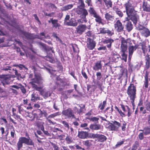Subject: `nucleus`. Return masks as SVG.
Returning a JSON list of instances; mask_svg holds the SVG:
<instances>
[{"mask_svg":"<svg viewBox=\"0 0 150 150\" xmlns=\"http://www.w3.org/2000/svg\"><path fill=\"white\" fill-rule=\"evenodd\" d=\"M76 12L78 14L81 15L82 17L84 18L88 14V13L86 9L80 8L79 6L77 8Z\"/></svg>","mask_w":150,"mask_h":150,"instance_id":"6e6552de","label":"nucleus"},{"mask_svg":"<svg viewBox=\"0 0 150 150\" xmlns=\"http://www.w3.org/2000/svg\"><path fill=\"white\" fill-rule=\"evenodd\" d=\"M142 131V130H141ZM144 134L146 135L150 133V127H145L143 130Z\"/></svg>","mask_w":150,"mask_h":150,"instance_id":"473e14b6","label":"nucleus"},{"mask_svg":"<svg viewBox=\"0 0 150 150\" xmlns=\"http://www.w3.org/2000/svg\"><path fill=\"white\" fill-rule=\"evenodd\" d=\"M146 109L147 110L150 111V103H148L146 104Z\"/></svg>","mask_w":150,"mask_h":150,"instance_id":"13d9d810","label":"nucleus"},{"mask_svg":"<svg viewBox=\"0 0 150 150\" xmlns=\"http://www.w3.org/2000/svg\"><path fill=\"white\" fill-rule=\"evenodd\" d=\"M19 139L23 143H24L27 145H32L34 144L32 141L29 137L28 139L25 137H21Z\"/></svg>","mask_w":150,"mask_h":150,"instance_id":"1a4fd4ad","label":"nucleus"},{"mask_svg":"<svg viewBox=\"0 0 150 150\" xmlns=\"http://www.w3.org/2000/svg\"><path fill=\"white\" fill-rule=\"evenodd\" d=\"M142 33L145 34L144 35L146 37L150 35V32L148 29L146 28L144 29L142 31Z\"/></svg>","mask_w":150,"mask_h":150,"instance_id":"c756f323","label":"nucleus"},{"mask_svg":"<svg viewBox=\"0 0 150 150\" xmlns=\"http://www.w3.org/2000/svg\"><path fill=\"white\" fill-rule=\"evenodd\" d=\"M75 108L76 109V111L78 113H80L83 111V108L81 107L79 105H78L77 107H75Z\"/></svg>","mask_w":150,"mask_h":150,"instance_id":"ea45409f","label":"nucleus"},{"mask_svg":"<svg viewBox=\"0 0 150 150\" xmlns=\"http://www.w3.org/2000/svg\"><path fill=\"white\" fill-rule=\"evenodd\" d=\"M78 4H79L80 6L82 7H84L85 5L83 0H78Z\"/></svg>","mask_w":150,"mask_h":150,"instance_id":"864d4df0","label":"nucleus"},{"mask_svg":"<svg viewBox=\"0 0 150 150\" xmlns=\"http://www.w3.org/2000/svg\"><path fill=\"white\" fill-rule=\"evenodd\" d=\"M87 26L85 25L81 24L76 28L75 33L79 35H82L87 29Z\"/></svg>","mask_w":150,"mask_h":150,"instance_id":"423d86ee","label":"nucleus"},{"mask_svg":"<svg viewBox=\"0 0 150 150\" xmlns=\"http://www.w3.org/2000/svg\"><path fill=\"white\" fill-rule=\"evenodd\" d=\"M146 67L148 69L150 65V61H149V57H147L146 58Z\"/></svg>","mask_w":150,"mask_h":150,"instance_id":"58836bf2","label":"nucleus"},{"mask_svg":"<svg viewBox=\"0 0 150 150\" xmlns=\"http://www.w3.org/2000/svg\"><path fill=\"white\" fill-rule=\"evenodd\" d=\"M97 140L98 141L103 142L105 141L107 139L106 137L104 135H98Z\"/></svg>","mask_w":150,"mask_h":150,"instance_id":"cd10ccee","label":"nucleus"},{"mask_svg":"<svg viewBox=\"0 0 150 150\" xmlns=\"http://www.w3.org/2000/svg\"><path fill=\"white\" fill-rule=\"evenodd\" d=\"M23 143L19 139V141L17 143V145L18 149L19 150L23 146Z\"/></svg>","mask_w":150,"mask_h":150,"instance_id":"79ce46f5","label":"nucleus"},{"mask_svg":"<svg viewBox=\"0 0 150 150\" xmlns=\"http://www.w3.org/2000/svg\"><path fill=\"white\" fill-rule=\"evenodd\" d=\"M62 114L63 115L67 116L68 118L71 119L75 118L74 112L71 108H69L63 110L62 112Z\"/></svg>","mask_w":150,"mask_h":150,"instance_id":"39448f33","label":"nucleus"},{"mask_svg":"<svg viewBox=\"0 0 150 150\" xmlns=\"http://www.w3.org/2000/svg\"><path fill=\"white\" fill-rule=\"evenodd\" d=\"M136 87L133 84H131L128 87L127 90V93L131 100V102L133 105L134 99L136 98Z\"/></svg>","mask_w":150,"mask_h":150,"instance_id":"20e7f679","label":"nucleus"},{"mask_svg":"<svg viewBox=\"0 0 150 150\" xmlns=\"http://www.w3.org/2000/svg\"><path fill=\"white\" fill-rule=\"evenodd\" d=\"M83 76L86 79H87L88 78L87 75L86 73L83 71L81 72Z\"/></svg>","mask_w":150,"mask_h":150,"instance_id":"e2e57ef3","label":"nucleus"},{"mask_svg":"<svg viewBox=\"0 0 150 150\" xmlns=\"http://www.w3.org/2000/svg\"><path fill=\"white\" fill-rule=\"evenodd\" d=\"M114 42V40L111 39H106L103 41V43L106 44H108L107 45L108 47L110 48L111 47V44Z\"/></svg>","mask_w":150,"mask_h":150,"instance_id":"6ab92c4d","label":"nucleus"},{"mask_svg":"<svg viewBox=\"0 0 150 150\" xmlns=\"http://www.w3.org/2000/svg\"><path fill=\"white\" fill-rule=\"evenodd\" d=\"M106 101H103V102L102 106H101V105H102V103H101L99 105L98 107L99 108H100V109L101 110H103L104 108V107H105V106L106 104Z\"/></svg>","mask_w":150,"mask_h":150,"instance_id":"a19ab883","label":"nucleus"},{"mask_svg":"<svg viewBox=\"0 0 150 150\" xmlns=\"http://www.w3.org/2000/svg\"><path fill=\"white\" fill-rule=\"evenodd\" d=\"M126 27L127 30L128 31H130L132 29L133 26L131 22L128 20L127 21Z\"/></svg>","mask_w":150,"mask_h":150,"instance_id":"5701e85b","label":"nucleus"},{"mask_svg":"<svg viewBox=\"0 0 150 150\" xmlns=\"http://www.w3.org/2000/svg\"><path fill=\"white\" fill-rule=\"evenodd\" d=\"M52 144L54 148V150H59L58 147L56 145L54 144Z\"/></svg>","mask_w":150,"mask_h":150,"instance_id":"69168bd1","label":"nucleus"},{"mask_svg":"<svg viewBox=\"0 0 150 150\" xmlns=\"http://www.w3.org/2000/svg\"><path fill=\"white\" fill-rule=\"evenodd\" d=\"M124 143V141L123 140L118 142L115 145V148H117L120 147L121 145L122 144Z\"/></svg>","mask_w":150,"mask_h":150,"instance_id":"de8ad7c7","label":"nucleus"},{"mask_svg":"<svg viewBox=\"0 0 150 150\" xmlns=\"http://www.w3.org/2000/svg\"><path fill=\"white\" fill-rule=\"evenodd\" d=\"M45 35V33L44 32L40 33L39 36H38V38L40 40H42L44 38V37H42V36H44V37Z\"/></svg>","mask_w":150,"mask_h":150,"instance_id":"49530a36","label":"nucleus"},{"mask_svg":"<svg viewBox=\"0 0 150 150\" xmlns=\"http://www.w3.org/2000/svg\"><path fill=\"white\" fill-rule=\"evenodd\" d=\"M36 124L38 127L41 129L42 130H43L44 129V127L43 125L44 122L42 121H38L36 122Z\"/></svg>","mask_w":150,"mask_h":150,"instance_id":"4be33fe9","label":"nucleus"},{"mask_svg":"<svg viewBox=\"0 0 150 150\" xmlns=\"http://www.w3.org/2000/svg\"><path fill=\"white\" fill-rule=\"evenodd\" d=\"M50 20L52 23L53 24V27L57 28V27H59L60 26V25L59 24L58 22V20L56 19H53L51 18Z\"/></svg>","mask_w":150,"mask_h":150,"instance_id":"412c9836","label":"nucleus"},{"mask_svg":"<svg viewBox=\"0 0 150 150\" xmlns=\"http://www.w3.org/2000/svg\"><path fill=\"white\" fill-rule=\"evenodd\" d=\"M60 115V113L59 112H57L53 114H52L50 115H49L48 116V118H53L59 115Z\"/></svg>","mask_w":150,"mask_h":150,"instance_id":"e433bc0d","label":"nucleus"},{"mask_svg":"<svg viewBox=\"0 0 150 150\" xmlns=\"http://www.w3.org/2000/svg\"><path fill=\"white\" fill-rule=\"evenodd\" d=\"M75 146L76 149H82V150H85V149L84 148H82L77 144L75 145Z\"/></svg>","mask_w":150,"mask_h":150,"instance_id":"0e129e2a","label":"nucleus"},{"mask_svg":"<svg viewBox=\"0 0 150 150\" xmlns=\"http://www.w3.org/2000/svg\"><path fill=\"white\" fill-rule=\"evenodd\" d=\"M125 5L126 13L128 17L134 24H136L139 19V16L137 14L134 6L129 1L125 4Z\"/></svg>","mask_w":150,"mask_h":150,"instance_id":"f257e3e1","label":"nucleus"},{"mask_svg":"<svg viewBox=\"0 0 150 150\" xmlns=\"http://www.w3.org/2000/svg\"><path fill=\"white\" fill-rule=\"evenodd\" d=\"M143 133H141L139 135V138L140 140H142L143 138Z\"/></svg>","mask_w":150,"mask_h":150,"instance_id":"774afa93","label":"nucleus"},{"mask_svg":"<svg viewBox=\"0 0 150 150\" xmlns=\"http://www.w3.org/2000/svg\"><path fill=\"white\" fill-rule=\"evenodd\" d=\"M112 58L113 60L115 62H117L119 57H120V56L114 52L112 53Z\"/></svg>","mask_w":150,"mask_h":150,"instance_id":"b1692460","label":"nucleus"},{"mask_svg":"<svg viewBox=\"0 0 150 150\" xmlns=\"http://www.w3.org/2000/svg\"><path fill=\"white\" fill-rule=\"evenodd\" d=\"M73 7V5L72 4H69L61 8V10L62 11H66L70 9Z\"/></svg>","mask_w":150,"mask_h":150,"instance_id":"a878e982","label":"nucleus"},{"mask_svg":"<svg viewBox=\"0 0 150 150\" xmlns=\"http://www.w3.org/2000/svg\"><path fill=\"white\" fill-rule=\"evenodd\" d=\"M105 18L107 20H112L114 18V16L109 13H106L105 14Z\"/></svg>","mask_w":150,"mask_h":150,"instance_id":"c85d7f7f","label":"nucleus"},{"mask_svg":"<svg viewBox=\"0 0 150 150\" xmlns=\"http://www.w3.org/2000/svg\"><path fill=\"white\" fill-rule=\"evenodd\" d=\"M88 133L86 132L79 131L78 136L81 139H84L88 136Z\"/></svg>","mask_w":150,"mask_h":150,"instance_id":"4468645a","label":"nucleus"},{"mask_svg":"<svg viewBox=\"0 0 150 150\" xmlns=\"http://www.w3.org/2000/svg\"><path fill=\"white\" fill-rule=\"evenodd\" d=\"M66 140L68 144L71 143L73 142L72 139L69 137L67 136V137L66 138Z\"/></svg>","mask_w":150,"mask_h":150,"instance_id":"3c124183","label":"nucleus"},{"mask_svg":"<svg viewBox=\"0 0 150 150\" xmlns=\"http://www.w3.org/2000/svg\"><path fill=\"white\" fill-rule=\"evenodd\" d=\"M139 145V142L137 141H136L135 142L134 144L133 145L132 149H134V150H136Z\"/></svg>","mask_w":150,"mask_h":150,"instance_id":"a18cd8bd","label":"nucleus"},{"mask_svg":"<svg viewBox=\"0 0 150 150\" xmlns=\"http://www.w3.org/2000/svg\"><path fill=\"white\" fill-rule=\"evenodd\" d=\"M126 125V124L125 122L123 124V126L122 127V129L123 131H125V126Z\"/></svg>","mask_w":150,"mask_h":150,"instance_id":"338daca9","label":"nucleus"},{"mask_svg":"<svg viewBox=\"0 0 150 150\" xmlns=\"http://www.w3.org/2000/svg\"><path fill=\"white\" fill-rule=\"evenodd\" d=\"M100 33L103 34L107 33L110 35H111L113 34L110 30L104 28H102L100 29Z\"/></svg>","mask_w":150,"mask_h":150,"instance_id":"a211bd4d","label":"nucleus"},{"mask_svg":"<svg viewBox=\"0 0 150 150\" xmlns=\"http://www.w3.org/2000/svg\"><path fill=\"white\" fill-rule=\"evenodd\" d=\"M62 122L65 127H67L68 129H69V126L68 122L65 121H62Z\"/></svg>","mask_w":150,"mask_h":150,"instance_id":"8fccbe9b","label":"nucleus"},{"mask_svg":"<svg viewBox=\"0 0 150 150\" xmlns=\"http://www.w3.org/2000/svg\"><path fill=\"white\" fill-rule=\"evenodd\" d=\"M112 122L114 125L117 126V127L118 128L121 126V124L119 122H118L116 121H112Z\"/></svg>","mask_w":150,"mask_h":150,"instance_id":"603ef678","label":"nucleus"},{"mask_svg":"<svg viewBox=\"0 0 150 150\" xmlns=\"http://www.w3.org/2000/svg\"><path fill=\"white\" fill-rule=\"evenodd\" d=\"M87 46L89 50H93L96 45V43L94 41L90 38H88L87 40Z\"/></svg>","mask_w":150,"mask_h":150,"instance_id":"9b49d317","label":"nucleus"},{"mask_svg":"<svg viewBox=\"0 0 150 150\" xmlns=\"http://www.w3.org/2000/svg\"><path fill=\"white\" fill-rule=\"evenodd\" d=\"M101 61H98L95 64L93 67V69L95 71H98L99 70L101 69L102 68V66L101 64Z\"/></svg>","mask_w":150,"mask_h":150,"instance_id":"dca6fc26","label":"nucleus"},{"mask_svg":"<svg viewBox=\"0 0 150 150\" xmlns=\"http://www.w3.org/2000/svg\"><path fill=\"white\" fill-rule=\"evenodd\" d=\"M91 140H87L83 142V144L85 146L89 147L92 145L91 142Z\"/></svg>","mask_w":150,"mask_h":150,"instance_id":"c9c22d12","label":"nucleus"},{"mask_svg":"<svg viewBox=\"0 0 150 150\" xmlns=\"http://www.w3.org/2000/svg\"><path fill=\"white\" fill-rule=\"evenodd\" d=\"M15 75L17 76L18 78L20 77V78L22 79L24 77V76H21V74H20L19 73H18L16 70H15Z\"/></svg>","mask_w":150,"mask_h":150,"instance_id":"5fc2aeb1","label":"nucleus"},{"mask_svg":"<svg viewBox=\"0 0 150 150\" xmlns=\"http://www.w3.org/2000/svg\"><path fill=\"white\" fill-rule=\"evenodd\" d=\"M19 88H20L22 92L23 93H25L26 92V91L25 88L24 86H21V87H19Z\"/></svg>","mask_w":150,"mask_h":150,"instance_id":"bf43d9fd","label":"nucleus"},{"mask_svg":"<svg viewBox=\"0 0 150 150\" xmlns=\"http://www.w3.org/2000/svg\"><path fill=\"white\" fill-rule=\"evenodd\" d=\"M88 11L91 15L94 17L97 15L96 12L93 8L92 7L90 8Z\"/></svg>","mask_w":150,"mask_h":150,"instance_id":"7c9ffc66","label":"nucleus"},{"mask_svg":"<svg viewBox=\"0 0 150 150\" xmlns=\"http://www.w3.org/2000/svg\"><path fill=\"white\" fill-rule=\"evenodd\" d=\"M20 33L21 35L23 37H25L27 39H33L31 34L25 32L21 31H20Z\"/></svg>","mask_w":150,"mask_h":150,"instance_id":"2eb2a0df","label":"nucleus"},{"mask_svg":"<svg viewBox=\"0 0 150 150\" xmlns=\"http://www.w3.org/2000/svg\"><path fill=\"white\" fill-rule=\"evenodd\" d=\"M115 29L118 32L123 30L124 26L119 20H117L114 24Z\"/></svg>","mask_w":150,"mask_h":150,"instance_id":"0eeeda50","label":"nucleus"},{"mask_svg":"<svg viewBox=\"0 0 150 150\" xmlns=\"http://www.w3.org/2000/svg\"><path fill=\"white\" fill-rule=\"evenodd\" d=\"M146 46L145 45H142V49L144 54H145L147 51V50L146 48Z\"/></svg>","mask_w":150,"mask_h":150,"instance_id":"6e6d98bb","label":"nucleus"},{"mask_svg":"<svg viewBox=\"0 0 150 150\" xmlns=\"http://www.w3.org/2000/svg\"><path fill=\"white\" fill-rule=\"evenodd\" d=\"M65 25L68 26L75 27L78 25V22L74 18H72Z\"/></svg>","mask_w":150,"mask_h":150,"instance_id":"f8f14e48","label":"nucleus"},{"mask_svg":"<svg viewBox=\"0 0 150 150\" xmlns=\"http://www.w3.org/2000/svg\"><path fill=\"white\" fill-rule=\"evenodd\" d=\"M88 119L90 120L91 121L93 122H98V120L99 119L98 118L96 117H91L90 118H89Z\"/></svg>","mask_w":150,"mask_h":150,"instance_id":"37998d69","label":"nucleus"},{"mask_svg":"<svg viewBox=\"0 0 150 150\" xmlns=\"http://www.w3.org/2000/svg\"><path fill=\"white\" fill-rule=\"evenodd\" d=\"M48 115L47 113L45 110H43L42 111L40 110V113L39 114V115L40 117H42L43 115L44 116L46 117Z\"/></svg>","mask_w":150,"mask_h":150,"instance_id":"72a5a7b5","label":"nucleus"},{"mask_svg":"<svg viewBox=\"0 0 150 150\" xmlns=\"http://www.w3.org/2000/svg\"><path fill=\"white\" fill-rule=\"evenodd\" d=\"M42 79L41 75L39 74H35V77L31 80V81L29 83L31 85L33 89L37 91H40L41 88V86H38L36 83L37 84H42Z\"/></svg>","mask_w":150,"mask_h":150,"instance_id":"7ed1b4c3","label":"nucleus"},{"mask_svg":"<svg viewBox=\"0 0 150 150\" xmlns=\"http://www.w3.org/2000/svg\"><path fill=\"white\" fill-rule=\"evenodd\" d=\"M109 126L108 127H110L111 130L117 131L118 128L117 127V126L115 125L112 123L109 122L108 123Z\"/></svg>","mask_w":150,"mask_h":150,"instance_id":"393cba45","label":"nucleus"},{"mask_svg":"<svg viewBox=\"0 0 150 150\" xmlns=\"http://www.w3.org/2000/svg\"><path fill=\"white\" fill-rule=\"evenodd\" d=\"M40 98L38 96V95L35 93H33L31 95V100L35 101L37 100H40Z\"/></svg>","mask_w":150,"mask_h":150,"instance_id":"bb28decb","label":"nucleus"},{"mask_svg":"<svg viewBox=\"0 0 150 150\" xmlns=\"http://www.w3.org/2000/svg\"><path fill=\"white\" fill-rule=\"evenodd\" d=\"M48 6L49 7H50L51 8H56V7L53 4H51V3H50V4H48Z\"/></svg>","mask_w":150,"mask_h":150,"instance_id":"680f3d73","label":"nucleus"},{"mask_svg":"<svg viewBox=\"0 0 150 150\" xmlns=\"http://www.w3.org/2000/svg\"><path fill=\"white\" fill-rule=\"evenodd\" d=\"M107 6L112 7V2L110 0H103Z\"/></svg>","mask_w":150,"mask_h":150,"instance_id":"f704fd0d","label":"nucleus"},{"mask_svg":"<svg viewBox=\"0 0 150 150\" xmlns=\"http://www.w3.org/2000/svg\"><path fill=\"white\" fill-rule=\"evenodd\" d=\"M96 75L99 79H100L101 78V74L100 72H97Z\"/></svg>","mask_w":150,"mask_h":150,"instance_id":"052dcab7","label":"nucleus"},{"mask_svg":"<svg viewBox=\"0 0 150 150\" xmlns=\"http://www.w3.org/2000/svg\"><path fill=\"white\" fill-rule=\"evenodd\" d=\"M70 18V16L68 15H66L64 19V24L65 25L66 23L68 22L69 21V18Z\"/></svg>","mask_w":150,"mask_h":150,"instance_id":"09e8293b","label":"nucleus"},{"mask_svg":"<svg viewBox=\"0 0 150 150\" xmlns=\"http://www.w3.org/2000/svg\"><path fill=\"white\" fill-rule=\"evenodd\" d=\"M145 84H144L145 87L146 88H147L148 87V77L146 76L145 77Z\"/></svg>","mask_w":150,"mask_h":150,"instance_id":"4d7b16f0","label":"nucleus"},{"mask_svg":"<svg viewBox=\"0 0 150 150\" xmlns=\"http://www.w3.org/2000/svg\"><path fill=\"white\" fill-rule=\"evenodd\" d=\"M116 13L120 17H122L123 15L122 13L119 9H115Z\"/></svg>","mask_w":150,"mask_h":150,"instance_id":"4c0bfd02","label":"nucleus"},{"mask_svg":"<svg viewBox=\"0 0 150 150\" xmlns=\"http://www.w3.org/2000/svg\"><path fill=\"white\" fill-rule=\"evenodd\" d=\"M120 40L121 42L120 52L121 54V59L126 62L127 60V55L125 54V52L127 51V43L130 42V40L129 39H126L122 37L120 38Z\"/></svg>","mask_w":150,"mask_h":150,"instance_id":"f03ea898","label":"nucleus"},{"mask_svg":"<svg viewBox=\"0 0 150 150\" xmlns=\"http://www.w3.org/2000/svg\"><path fill=\"white\" fill-rule=\"evenodd\" d=\"M40 94L44 98H46L51 96V94L49 91H46L45 89H42V87L41 86V88L40 91Z\"/></svg>","mask_w":150,"mask_h":150,"instance_id":"9d476101","label":"nucleus"},{"mask_svg":"<svg viewBox=\"0 0 150 150\" xmlns=\"http://www.w3.org/2000/svg\"><path fill=\"white\" fill-rule=\"evenodd\" d=\"M38 45L41 48L43 49L46 48L45 45L44 43H42L41 42H39L38 43Z\"/></svg>","mask_w":150,"mask_h":150,"instance_id":"c03bdc74","label":"nucleus"},{"mask_svg":"<svg viewBox=\"0 0 150 150\" xmlns=\"http://www.w3.org/2000/svg\"><path fill=\"white\" fill-rule=\"evenodd\" d=\"M94 17L96 18L95 21L96 22L99 23H101L103 25V24L102 21V19L101 17L98 14Z\"/></svg>","mask_w":150,"mask_h":150,"instance_id":"2f4dec72","label":"nucleus"},{"mask_svg":"<svg viewBox=\"0 0 150 150\" xmlns=\"http://www.w3.org/2000/svg\"><path fill=\"white\" fill-rule=\"evenodd\" d=\"M142 7L143 10L149 12L150 11V6L147 2H144Z\"/></svg>","mask_w":150,"mask_h":150,"instance_id":"f3484780","label":"nucleus"},{"mask_svg":"<svg viewBox=\"0 0 150 150\" xmlns=\"http://www.w3.org/2000/svg\"><path fill=\"white\" fill-rule=\"evenodd\" d=\"M90 128L93 130H98L101 129V126L99 124L91 125L90 127Z\"/></svg>","mask_w":150,"mask_h":150,"instance_id":"aec40b11","label":"nucleus"},{"mask_svg":"<svg viewBox=\"0 0 150 150\" xmlns=\"http://www.w3.org/2000/svg\"><path fill=\"white\" fill-rule=\"evenodd\" d=\"M138 46L135 45L134 46H130L128 48L129 57L130 58L132 56L134 51L137 48Z\"/></svg>","mask_w":150,"mask_h":150,"instance_id":"ddd939ff","label":"nucleus"}]
</instances>
